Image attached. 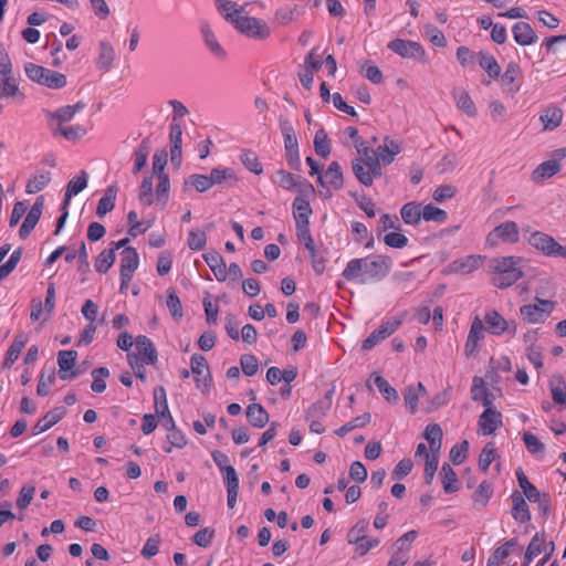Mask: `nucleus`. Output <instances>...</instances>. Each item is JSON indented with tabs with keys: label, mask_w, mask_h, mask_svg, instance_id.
<instances>
[{
	"label": "nucleus",
	"mask_w": 566,
	"mask_h": 566,
	"mask_svg": "<svg viewBox=\"0 0 566 566\" xmlns=\"http://www.w3.org/2000/svg\"><path fill=\"white\" fill-rule=\"evenodd\" d=\"M117 186L111 185L106 188L104 196L99 199L96 208V214L103 218L106 213L112 211L115 207Z\"/></svg>",
	"instance_id": "nucleus-34"
},
{
	"label": "nucleus",
	"mask_w": 566,
	"mask_h": 566,
	"mask_svg": "<svg viewBox=\"0 0 566 566\" xmlns=\"http://www.w3.org/2000/svg\"><path fill=\"white\" fill-rule=\"evenodd\" d=\"M552 399L555 403L566 407V382L563 376L554 375L549 380Z\"/></svg>",
	"instance_id": "nucleus-37"
},
{
	"label": "nucleus",
	"mask_w": 566,
	"mask_h": 566,
	"mask_svg": "<svg viewBox=\"0 0 566 566\" xmlns=\"http://www.w3.org/2000/svg\"><path fill=\"white\" fill-rule=\"evenodd\" d=\"M217 9L224 15V19L232 23L235 19L234 15H239L243 12V8H238L237 3L230 0H214Z\"/></svg>",
	"instance_id": "nucleus-52"
},
{
	"label": "nucleus",
	"mask_w": 566,
	"mask_h": 566,
	"mask_svg": "<svg viewBox=\"0 0 566 566\" xmlns=\"http://www.w3.org/2000/svg\"><path fill=\"white\" fill-rule=\"evenodd\" d=\"M43 203H44V199L42 196H40L35 199V202L29 210L24 221L22 222V224L20 227L19 235L21 239H27L29 237V234L31 233V231L36 226V223L39 222L41 214H42Z\"/></svg>",
	"instance_id": "nucleus-11"
},
{
	"label": "nucleus",
	"mask_w": 566,
	"mask_h": 566,
	"mask_svg": "<svg viewBox=\"0 0 566 566\" xmlns=\"http://www.w3.org/2000/svg\"><path fill=\"white\" fill-rule=\"evenodd\" d=\"M209 180L211 187L223 182L228 184V186H232L238 181V178L231 168H213L210 171Z\"/></svg>",
	"instance_id": "nucleus-41"
},
{
	"label": "nucleus",
	"mask_w": 566,
	"mask_h": 566,
	"mask_svg": "<svg viewBox=\"0 0 566 566\" xmlns=\"http://www.w3.org/2000/svg\"><path fill=\"white\" fill-rule=\"evenodd\" d=\"M28 343V335L23 332L15 335L13 342L9 346L2 367L10 368L19 358L22 349Z\"/></svg>",
	"instance_id": "nucleus-18"
},
{
	"label": "nucleus",
	"mask_w": 566,
	"mask_h": 566,
	"mask_svg": "<svg viewBox=\"0 0 566 566\" xmlns=\"http://www.w3.org/2000/svg\"><path fill=\"white\" fill-rule=\"evenodd\" d=\"M401 151V146L398 142L391 139L389 136L384 138L382 145L378 146L375 155L384 165H390L395 160V156Z\"/></svg>",
	"instance_id": "nucleus-16"
},
{
	"label": "nucleus",
	"mask_w": 566,
	"mask_h": 566,
	"mask_svg": "<svg viewBox=\"0 0 566 566\" xmlns=\"http://www.w3.org/2000/svg\"><path fill=\"white\" fill-rule=\"evenodd\" d=\"M544 544V535L536 533L527 546L524 558L531 562L534 557L538 556L545 548Z\"/></svg>",
	"instance_id": "nucleus-60"
},
{
	"label": "nucleus",
	"mask_w": 566,
	"mask_h": 566,
	"mask_svg": "<svg viewBox=\"0 0 566 566\" xmlns=\"http://www.w3.org/2000/svg\"><path fill=\"white\" fill-rule=\"evenodd\" d=\"M120 255V273L133 275L139 264V256L136 249L126 247Z\"/></svg>",
	"instance_id": "nucleus-31"
},
{
	"label": "nucleus",
	"mask_w": 566,
	"mask_h": 566,
	"mask_svg": "<svg viewBox=\"0 0 566 566\" xmlns=\"http://www.w3.org/2000/svg\"><path fill=\"white\" fill-rule=\"evenodd\" d=\"M492 494V484L489 481H482L472 496L474 505H478L480 507L486 506Z\"/></svg>",
	"instance_id": "nucleus-47"
},
{
	"label": "nucleus",
	"mask_w": 566,
	"mask_h": 566,
	"mask_svg": "<svg viewBox=\"0 0 566 566\" xmlns=\"http://www.w3.org/2000/svg\"><path fill=\"white\" fill-rule=\"evenodd\" d=\"M191 373L196 375L197 386L200 387V376L203 375V386L209 387L211 382L207 359L199 354L191 356Z\"/></svg>",
	"instance_id": "nucleus-23"
},
{
	"label": "nucleus",
	"mask_w": 566,
	"mask_h": 566,
	"mask_svg": "<svg viewBox=\"0 0 566 566\" xmlns=\"http://www.w3.org/2000/svg\"><path fill=\"white\" fill-rule=\"evenodd\" d=\"M453 98L459 109L464 112L468 116L474 117L476 115V107L469 93L461 88L452 91Z\"/></svg>",
	"instance_id": "nucleus-35"
},
{
	"label": "nucleus",
	"mask_w": 566,
	"mask_h": 566,
	"mask_svg": "<svg viewBox=\"0 0 566 566\" xmlns=\"http://www.w3.org/2000/svg\"><path fill=\"white\" fill-rule=\"evenodd\" d=\"M388 49L402 57L421 60L424 56L423 48L409 40L396 39L388 43Z\"/></svg>",
	"instance_id": "nucleus-8"
},
{
	"label": "nucleus",
	"mask_w": 566,
	"mask_h": 566,
	"mask_svg": "<svg viewBox=\"0 0 566 566\" xmlns=\"http://www.w3.org/2000/svg\"><path fill=\"white\" fill-rule=\"evenodd\" d=\"M64 415L65 409L63 407H57L50 410L43 418L39 419L38 422L35 423L33 428L34 434H39L49 430L51 427L57 423L63 418Z\"/></svg>",
	"instance_id": "nucleus-30"
},
{
	"label": "nucleus",
	"mask_w": 566,
	"mask_h": 566,
	"mask_svg": "<svg viewBox=\"0 0 566 566\" xmlns=\"http://www.w3.org/2000/svg\"><path fill=\"white\" fill-rule=\"evenodd\" d=\"M497 457L496 449L494 447V443L488 442L484 448L482 449L480 457H479V468L482 472H488L490 464L495 460Z\"/></svg>",
	"instance_id": "nucleus-57"
},
{
	"label": "nucleus",
	"mask_w": 566,
	"mask_h": 566,
	"mask_svg": "<svg viewBox=\"0 0 566 566\" xmlns=\"http://www.w3.org/2000/svg\"><path fill=\"white\" fill-rule=\"evenodd\" d=\"M234 18L231 24H233L240 33L259 40H264L270 36V28L264 21L244 15L243 12L239 15H234Z\"/></svg>",
	"instance_id": "nucleus-4"
},
{
	"label": "nucleus",
	"mask_w": 566,
	"mask_h": 566,
	"mask_svg": "<svg viewBox=\"0 0 566 566\" xmlns=\"http://www.w3.org/2000/svg\"><path fill=\"white\" fill-rule=\"evenodd\" d=\"M352 169H353L355 177L361 185H364L366 187H370L373 185L374 178L370 175L369 169L367 168L364 160H361L359 158L353 159L352 160Z\"/></svg>",
	"instance_id": "nucleus-44"
},
{
	"label": "nucleus",
	"mask_w": 566,
	"mask_h": 566,
	"mask_svg": "<svg viewBox=\"0 0 566 566\" xmlns=\"http://www.w3.org/2000/svg\"><path fill=\"white\" fill-rule=\"evenodd\" d=\"M528 243L548 258H563L566 259V247L559 244L552 235L534 231L527 239Z\"/></svg>",
	"instance_id": "nucleus-3"
},
{
	"label": "nucleus",
	"mask_w": 566,
	"mask_h": 566,
	"mask_svg": "<svg viewBox=\"0 0 566 566\" xmlns=\"http://www.w3.org/2000/svg\"><path fill=\"white\" fill-rule=\"evenodd\" d=\"M422 207L416 201L407 202L400 210L401 219L406 224L417 226L422 218Z\"/></svg>",
	"instance_id": "nucleus-38"
},
{
	"label": "nucleus",
	"mask_w": 566,
	"mask_h": 566,
	"mask_svg": "<svg viewBox=\"0 0 566 566\" xmlns=\"http://www.w3.org/2000/svg\"><path fill=\"white\" fill-rule=\"evenodd\" d=\"M401 323L402 321L399 318H390L386 321L363 342L361 348L364 350H370L381 340L394 334L399 328Z\"/></svg>",
	"instance_id": "nucleus-7"
},
{
	"label": "nucleus",
	"mask_w": 566,
	"mask_h": 566,
	"mask_svg": "<svg viewBox=\"0 0 566 566\" xmlns=\"http://www.w3.org/2000/svg\"><path fill=\"white\" fill-rule=\"evenodd\" d=\"M53 133L60 134L65 139L75 143L81 140L87 134V129L82 125H74L67 127L60 125Z\"/></svg>",
	"instance_id": "nucleus-45"
},
{
	"label": "nucleus",
	"mask_w": 566,
	"mask_h": 566,
	"mask_svg": "<svg viewBox=\"0 0 566 566\" xmlns=\"http://www.w3.org/2000/svg\"><path fill=\"white\" fill-rule=\"evenodd\" d=\"M169 142H170V161L176 167L179 168L182 159V126L180 122H171L170 132H169Z\"/></svg>",
	"instance_id": "nucleus-9"
},
{
	"label": "nucleus",
	"mask_w": 566,
	"mask_h": 566,
	"mask_svg": "<svg viewBox=\"0 0 566 566\" xmlns=\"http://www.w3.org/2000/svg\"><path fill=\"white\" fill-rule=\"evenodd\" d=\"M285 157L289 166L292 169L298 170L301 168V159L298 154L297 137L284 139Z\"/></svg>",
	"instance_id": "nucleus-40"
},
{
	"label": "nucleus",
	"mask_w": 566,
	"mask_h": 566,
	"mask_svg": "<svg viewBox=\"0 0 566 566\" xmlns=\"http://www.w3.org/2000/svg\"><path fill=\"white\" fill-rule=\"evenodd\" d=\"M369 523L366 520L358 521L347 533L348 544L361 542L367 535Z\"/></svg>",
	"instance_id": "nucleus-59"
},
{
	"label": "nucleus",
	"mask_w": 566,
	"mask_h": 566,
	"mask_svg": "<svg viewBox=\"0 0 566 566\" xmlns=\"http://www.w3.org/2000/svg\"><path fill=\"white\" fill-rule=\"evenodd\" d=\"M478 423L482 434H493L502 426V413L495 408H486L481 413Z\"/></svg>",
	"instance_id": "nucleus-12"
},
{
	"label": "nucleus",
	"mask_w": 566,
	"mask_h": 566,
	"mask_svg": "<svg viewBox=\"0 0 566 566\" xmlns=\"http://www.w3.org/2000/svg\"><path fill=\"white\" fill-rule=\"evenodd\" d=\"M240 159L244 167L250 170L251 172H254L255 175H261L263 171L262 164L259 160V157L256 154L250 149H245L241 153Z\"/></svg>",
	"instance_id": "nucleus-55"
},
{
	"label": "nucleus",
	"mask_w": 566,
	"mask_h": 566,
	"mask_svg": "<svg viewBox=\"0 0 566 566\" xmlns=\"http://www.w3.org/2000/svg\"><path fill=\"white\" fill-rule=\"evenodd\" d=\"M200 31L205 41V44L209 49V51L218 59H226L227 53L221 44L218 42L216 34L213 33L211 27L207 22H202L200 27Z\"/></svg>",
	"instance_id": "nucleus-19"
},
{
	"label": "nucleus",
	"mask_w": 566,
	"mask_h": 566,
	"mask_svg": "<svg viewBox=\"0 0 566 566\" xmlns=\"http://www.w3.org/2000/svg\"><path fill=\"white\" fill-rule=\"evenodd\" d=\"M325 186L328 185L334 190H339L344 186V178L340 165L337 161H332L323 176Z\"/></svg>",
	"instance_id": "nucleus-33"
},
{
	"label": "nucleus",
	"mask_w": 566,
	"mask_h": 566,
	"mask_svg": "<svg viewBox=\"0 0 566 566\" xmlns=\"http://www.w3.org/2000/svg\"><path fill=\"white\" fill-rule=\"evenodd\" d=\"M166 294H167L166 303H167V307H168L171 316L174 317V319L180 321L184 316L180 298L178 297L176 291L172 287H169L166 291Z\"/></svg>",
	"instance_id": "nucleus-51"
},
{
	"label": "nucleus",
	"mask_w": 566,
	"mask_h": 566,
	"mask_svg": "<svg viewBox=\"0 0 566 566\" xmlns=\"http://www.w3.org/2000/svg\"><path fill=\"white\" fill-rule=\"evenodd\" d=\"M479 65L488 73L489 77L496 80L501 75V67L495 57L488 51L476 53Z\"/></svg>",
	"instance_id": "nucleus-28"
},
{
	"label": "nucleus",
	"mask_w": 566,
	"mask_h": 566,
	"mask_svg": "<svg viewBox=\"0 0 566 566\" xmlns=\"http://www.w3.org/2000/svg\"><path fill=\"white\" fill-rule=\"evenodd\" d=\"M373 377H374V384L376 385L378 390L381 392L384 398L388 402H392V403L398 402L399 395H398L397 390L394 387H391L388 384V381L385 378H382L381 376L374 374Z\"/></svg>",
	"instance_id": "nucleus-46"
},
{
	"label": "nucleus",
	"mask_w": 566,
	"mask_h": 566,
	"mask_svg": "<svg viewBox=\"0 0 566 566\" xmlns=\"http://www.w3.org/2000/svg\"><path fill=\"white\" fill-rule=\"evenodd\" d=\"M77 353L75 350H61L57 354V365L60 367V378L63 380L72 379L77 376L76 371L69 373L75 365Z\"/></svg>",
	"instance_id": "nucleus-15"
},
{
	"label": "nucleus",
	"mask_w": 566,
	"mask_h": 566,
	"mask_svg": "<svg viewBox=\"0 0 566 566\" xmlns=\"http://www.w3.org/2000/svg\"><path fill=\"white\" fill-rule=\"evenodd\" d=\"M442 476L443 490L446 493H453L458 490L457 473L448 463H443L440 472Z\"/></svg>",
	"instance_id": "nucleus-49"
},
{
	"label": "nucleus",
	"mask_w": 566,
	"mask_h": 566,
	"mask_svg": "<svg viewBox=\"0 0 566 566\" xmlns=\"http://www.w3.org/2000/svg\"><path fill=\"white\" fill-rule=\"evenodd\" d=\"M536 304H526L520 307L523 319L530 324H542L552 314L556 303L551 300L535 297Z\"/></svg>",
	"instance_id": "nucleus-5"
},
{
	"label": "nucleus",
	"mask_w": 566,
	"mask_h": 566,
	"mask_svg": "<svg viewBox=\"0 0 566 566\" xmlns=\"http://www.w3.org/2000/svg\"><path fill=\"white\" fill-rule=\"evenodd\" d=\"M87 179H88L87 172L85 170H82L78 176L72 178L69 181V184L66 186L65 193H64L62 209L67 208V206L70 205L71 198L73 196L78 195L81 191H83L86 188Z\"/></svg>",
	"instance_id": "nucleus-22"
},
{
	"label": "nucleus",
	"mask_w": 566,
	"mask_h": 566,
	"mask_svg": "<svg viewBox=\"0 0 566 566\" xmlns=\"http://www.w3.org/2000/svg\"><path fill=\"white\" fill-rule=\"evenodd\" d=\"M421 214L424 221H434L438 223H443L448 219L447 211L433 206L432 203H428L424 207H422Z\"/></svg>",
	"instance_id": "nucleus-56"
},
{
	"label": "nucleus",
	"mask_w": 566,
	"mask_h": 566,
	"mask_svg": "<svg viewBox=\"0 0 566 566\" xmlns=\"http://www.w3.org/2000/svg\"><path fill=\"white\" fill-rule=\"evenodd\" d=\"M370 421V415L369 413H363L356 418H354L352 421L345 423L339 429L336 430V434L339 437H344L349 431L356 429V428H363Z\"/></svg>",
	"instance_id": "nucleus-63"
},
{
	"label": "nucleus",
	"mask_w": 566,
	"mask_h": 566,
	"mask_svg": "<svg viewBox=\"0 0 566 566\" xmlns=\"http://www.w3.org/2000/svg\"><path fill=\"white\" fill-rule=\"evenodd\" d=\"M521 258L501 256L491 261L490 269L494 276L492 284L499 289H507L523 276L520 266Z\"/></svg>",
	"instance_id": "nucleus-2"
},
{
	"label": "nucleus",
	"mask_w": 566,
	"mask_h": 566,
	"mask_svg": "<svg viewBox=\"0 0 566 566\" xmlns=\"http://www.w3.org/2000/svg\"><path fill=\"white\" fill-rule=\"evenodd\" d=\"M248 421L255 428H263L269 422V413L260 403H251L247 408Z\"/></svg>",
	"instance_id": "nucleus-36"
},
{
	"label": "nucleus",
	"mask_w": 566,
	"mask_h": 566,
	"mask_svg": "<svg viewBox=\"0 0 566 566\" xmlns=\"http://www.w3.org/2000/svg\"><path fill=\"white\" fill-rule=\"evenodd\" d=\"M518 239L517 224L514 221H505L488 234L486 243L491 247H496L500 242L515 243Z\"/></svg>",
	"instance_id": "nucleus-6"
},
{
	"label": "nucleus",
	"mask_w": 566,
	"mask_h": 566,
	"mask_svg": "<svg viewBox=\"0 0 566 566\" xmlns=\"http://www.w3.org/2000/svg\"><path fill=\"white\" fill-rule=\"evenodd\" d=\"M54 381H55V369L54 368L49 369L48 375H46V371L43 369L40 375L36 394L42 397L48 396L50 392L49 387Z\"/></svg>",
	"instance_id": "nucleus-64"
},
{
	"label": "nucleus",
	"mask_w": 566,
	"mask_h": 566,
	"mask_svg": "<svg viewBox=\"0 0 566 566\" xmlns=\"http://www.w3.org/2000/svg\"><path fill=\"white\" fill-rule=\"evenodd\" d=\"M481 264V258L468 255L465 258L454 260L449 264V272L468 274L475 271Z\"/></svg>",
	"instance_id": "nucleus-27"
},
{
	"label": "nucleus",
	"mask_w": 566,
	"mask_h": 566,
	"mask_svg": "<svg viewBox=\"0 0 566 566\" xmlns=\"http://www.w3.org/2000/svg\"><path fill=\"white\" fill-rule=\"evenodd\" d=\"M511 500L513 518L520 523L528 522L531 520V513L523 494L518 491H514L511 495Z\"/></svg>",
	"instance_id": "nucleus-21"
},
{
	"label": "nucleus",
	"mask_w": 566,
	"mask_h": 566,
	"mask_svg": "<svg viewBox=\"0 0 566 566\" xmlns=\"http://www.w3.org/2000/svg\"><path fill=\"white\" fill-rule=\"evenodd\" d=\"M170 189V180L168 175L158 176V184L156 187V200L161 206L168 202Z\"/></svg>",
	"instance_id": "nucleus-62"
},
{
	"label": "nucleus",
	"mask_w": 566,
	"mask_h": 566,
	"mask_svg": "<svg viewBox=\"0 0 566 566\" xmlns=\"http://www.w3.org/2000/svg\"><path fill=\"white\" fill-rule=\"evenodd\" d=\"M521 75V67L516 62H510L503 74L500 75L503 92L510 96H514L521 88L517 78Z\"/></svg>",
	"instance_id": "nucleus-10"
},
{
	"label": "nucleus",
	"mask_w": 566,
	"mask_h": 566,
	"mask_svg": "<svg viewBox=\"0 0 566 566\" xmlns=\"http://www.w3.org/2000/svg\"><path fill=\"white\" fill-rule=\"evenodd\" d=\"M560 170V163L557 160L548 159L539 164L532 172V180L534 182H543L544 180L553 177Z\"/></svg>",
	"instance_id": "nucleus-29"
},
{
	"label": "nucleus",
	"mask_w": 566,
	"mask_h": 566,
	"mask_svg": "<svg viewBox=\"0 0 566 566\" xmlns=\"http://www.w3.org/2000/svg\"><path fill=\"white\" fill-rule=\"evenodd\" d=\"M562 119L563 111L557 106H548L539 116L544 130H554L560 125Z\"/></svg>",
	"instance_id": "nucleus-32"
},
{
	"label": "nucleus",
	"mask_w": 566,
	"mask_h": 566,
	"mask_svg": "<svg viewBox=\"0 0 566 566\" xmlns=\"http://www.w3.org/2000/svg\"><path fill=\"white\" fill-rule=\"evenodd\" d=\"M136 355L147 365H154L158 360L157 349L151 339L145 335L136 337Z\"/></svg>",
	"instance_id": "nucleus-13"
},
{
	"label": "nucleus",
	"mask_w": 566,
	"mask_h": 566,
	"mask_svg": "<svg viewBox=\"0 0 566 566\" xmlns=\"http://www.w3.org/2000/svg\"><path fill=\"white\" fill-rule=\"evenodd\" d=\"M51 181V174L49 171L38 172L32 176L25 186V192L29 195L40 192Z\"/></svg>",
	"instance_id": "nucleus-43"
},
{
	"label": "nucleus",
	"mask_w": 566,
	"mask_h": 566,
	"mask_svg": "<svg viewBox=\"0 0 566 566\" xmlns=\"http://www.w3.org/2000/svg\"><path fill=\"white\" fill-rule=\"evenodd\" d=\"M392 260L389 256L377 254L350 260L342 275L347 281L361 284L378 282L390 272Z\"/></svg>",
	"instance_id": "nucleus-1"
},
{
	"label": "nucleus",
	"mask_w": 566,
	"mask_h": 566,
	"mask_svg": "<svg viewBox=\"0 0 566 566\" xmlns=\"http://www.w3.org/2000/svg\"><path fill=\"white\" fill-rule=\"evenodd\" d=\"M512 33L516 43L527 46L537 41V35L527 22H516L512 28Z\"/></svg>",
	"instance_id": "nucleus-17"
},
{
	"label": "nucleus",
	"mask_w": 566,
	"mask_h": 566,
	"mask_svg": "<svg viewBox=\"0 0 566 566\" xmlns=\"http://www.w3.org/2000/svg\"><path fill=\"white\" fill-rule=\"evenodd\" d=\"M203 259L219 282H223L227 280V266L220 253H205Z\"/></svg>",
	"instance_id": "nucleus-26"
},
{
	"label": "nucleus",
	"mask_w": 566,
	"mask_h": 566,
	"mask_svg": "<svg viewBox=\"0 0 566 566\" xmlns=\"http://www.w3.org/2000/svg\"><path fill=\"white\" fill-rule=\"evenodd\" d=\"M314 149L315 153L323 158H327L331 154V145L328 142L327 133L324 130V128H319L315 133Z\"/></svg>",
	"instance_id": "nucleus-53"
},
{
	"label": "nucleus",
	"mask_w": 566,
	"mask_h": 566,
	"mask_svg": "<svg viewBox=\"0 0 566 566\" xmlns=\"http://www.w3.org/2000/svg\"><path fill=\"white\" fill-rule=\"evenodd\" d=\"M312 214V208L303 197H296L293 201V216L295 219V226H310V216Z\"/></svg>",
	"instance_id": "nucleus-25"
},
{
	"label": "nucleus",
	"mask_w": 566,
	"mask_h": 566,
	"mask_svg": "<svg viewBox=\"0 0 566 566\" xmlns=\"http://www.w3.org/2000/svg\"><path fill=\"white\" fill-rule=\"evenodd\" d=\"M486 331L492 335H501L510 329L509 322L495 310L489 311L484 316Z\"/></svg>",
	"instance_id": "nucleus-20"
},
{
	"label": "nucleus",
	"mask_w": 566,
	"mask_h": 566,
	"mask_svg": "<svg viewBox=\"0 0 566 566\" xmlns=\"http://www.w3.org/2000/svg\"><path fill=\"white\" fill-rule=\"evenodd\" d=\"M114 60L115 50L113 45L108 41H101L99 53L96 61L97 67L104 71H108L112 67Z\"/></svg>",
	"instance_id": "nucleus-39"
},
{
	"label": "nucleus",
	"mask_w": 566,
	"mask_h": 566,
	"mask_svg": "<svg viewBox=\"0 0 566 566\" xmlns=\"http://www.w3.org/2000/svg\"><path fill=\"white\" fill-rule=\"evenodd\" d=\"M333 390H328L325 396L312 403L305 415V419H322L332 407Z\"/></svg>",
	"instance_id": "nucleus-24"
},
{
	"label": "nucleus",
	"mask_w": 566,
	"mask_h": 566,
	"mask_svg": "<svg viewBox=\"0 0 566 566\" xmlns=\"http://www.w3.org/2000/svg\"><path fill=\"white\" fill-rule=\"evenodd\" d=\"M116 260V253L114 249L103 250L95 260V269L99 273H106Z\"/></svg>",
	"instance_id": "nucleus-50"
},
{
	"label": "nucleus",
	"mask_w": 566,
	"mask_h": 566,
	"mask_svg": "<svg viewBox=\"0 0 566 566\" xmlns=\"http://www.w3.org/2000/svg\"><path fill=\"white\" fill-rule=\"evenodd\" d=\"M191 186L193 187L198 192H205L211 188V182L209 180V176L207 175H200V174H193L190 175L184 182V190H187V188Z\"/></svg>",
	"instance_id": "nucleus-54"
},
{
	"label": "nucleus",
	"mask_w": 566,
	"mask_h": 566,
	"mask_svg": "<svg viewBox=\"0 0 566 566\" xmlns=\"http://www.w3.org/2000/svg\"><path fill=\"white\" fill-rule=\"evenodd\" d=\"M155 412L159 418L169 416V408L167 402L166 390L163 386L154 389Z\"/></svg>",
	"instance_id": "nucleus-48"
},
{
	"label": "nucleus",
	"mask_w": 566,
	"mask_h": 566,
	"mask_svg": "<svg viewBox=\"0 0 566 566\" xmlns=\"http://www.w3.org/2000/svg\"><path fill=\"white\" fill-rule=\"evenodd\" d=\"M109 376V370L106 367H98L92 371L93 382L91 388L94 392L101 394L106 389V382L104 378Z\"/></svg>",
	"instance_id": "nucleus-61"
},
{
	"label": "nucleus",
	"mask_w": 566,
	"mask_h": 566,
	"mask_svg": "<svg viewBox=\"0 0 566 566\" xmlns=\"http://www.w3.org/2000/svg\"><path fill=\"white\" fill-rule=\"evenodd\" d=\"M138 199L142 205L150 206L154 202L153 176H145L139 187Z\"/></svg>",
	"instance_id": "nucleus-58"
},
{
	"label": "nucleus",
	"mask_w": 566,
	"mask_h": 566,
	"mask_svg": "<svg viewBox=\"0 0 566 566\" xmlns=\"http://www.w3.org/2000/svg\"><path fill=\"white\" fill-rule=\"evenodd\" d=\"M85 107L84 102H77L74 105L62 106L53 112H46V116L57 123V126L71 122L75 114L82 112Z\"/></svg>",
	"instance_id": "nucleus-14"
},
{
	"label": "nucleus",
	"mask_w": 566,
	"mask_h": 566,
	"mask_svg": "<svg viewBox=\"0 0 566 566\" xmlns=\"http://www.w3.org/2000/svg\"><path fill=\"white\" fill-rule=\"evenodd\" d=\"M150 153V143L149 138H145L142 140L139 146L134 153V167H133V174L137 175L147 163L148 155Z\"/></svg>",
	"instance_id": "nucleus-42"
}]
</instances>
